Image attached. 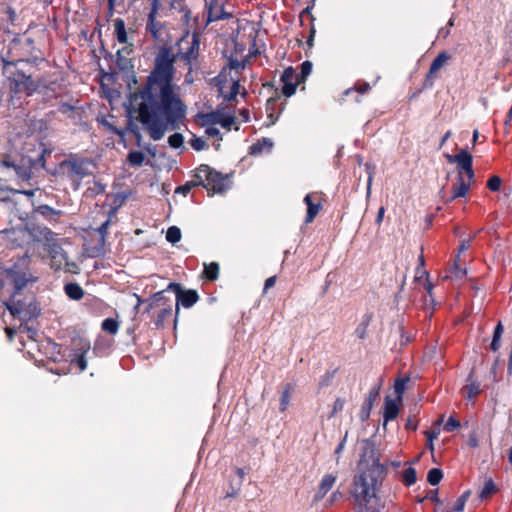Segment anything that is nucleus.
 I'll return each instance as SVG.
<instances>
[{
  "instance_id": "nucleus-12",
  "label": "nucleus",
  "mask_w": 512,
  "mask_h": 512,
  "mask_svg": "<svg viewBox=\"0 0 512 512\" xmlns=\"http://www.w3.org/2000/svg\"><path fill=\"white\" fill-rule=\"evenodd\" d=\"M179 12L181 13V22L186 26L190 34H195L199 29V36H202L204 30L210 25H206V18L200 20V17L192 16V12L188 6L183 5L180 7Z\"/></svg>"
},
{
  "instance_id": "nucleus-11",
  "label": "nucleus",
  "mask_w": 512,
  "mask_h": 512,
  "mask_svg": "<svg viewBox=\"0 0 512 512\" xmlns=\"http://www.w3.org/2000/svg\"><path fill=\"white\" fill-rule=\"evenodd\" d=\"M166 291H173L176 294V301L174 303L176 313L179 311V305H182L184 308H190L199 300L196 290H183L179 283H169Z\"/></svg>"
},
{
  "instance_id": "nucleus-53",
  "label": "nucleus",
  "mask_w": 512,
  "mask_h": 512,
  "mask_svg": "<svg viewBox=\"0 0 512 512\" xmlns=\"http://www.w3.org/2000/svg\"><path fill=\"white\" fill-rule=\"evenodd\" d=\"M59 112L63 113V114H66L68 112H71L74 110V107L68 103H62L59 108H58Z\"/></svg>"
},
{
  "instance_id": "nucleus-7",
  "label": "nucleus",
  "mask_w": 512,
  "mask_h": 512,
  "mask_svg": "<svg viewBox=\"0 0 512 512\" xmlns=\"http://www.w3.org/2000/svg\"><path fill=\"white\" fill-rule=\"evenodd\" d=\"M165 291H159L145 300L147 303L145 313L148 314L157 329H163L170 325L175 327L177 322L178 313H176L174 302L165 295ZM143 302L144 300L138 297V305Z\"/></svg>"
},
{
  "instance_id": "nucleus-62",
  "label": "nucleus",
  "mask_w": 512,
  "mask_h": 512,
  "mask_svg": "<svg viewBox=\"0 0 512 512\" xmlns=\"http://www.w3.org/2000/svg\"><path fill=\"white\" fill-rule=\"evenodd\" d=\"M405 428L406 429H410V430H416L417 429V424L412 423L411 420H408L407 423L405 424Z\"/></svg>"
},
{
  "instance_id": "nucleus-1",
  "label": "nucleus",
  "mask_w": 512,
  "mask_h": 512,
  "mask_svg": "<svg viewBox=\"0 0 512 512\" xmlns=\"http://www.w3.org/2000/svg\"><path fill=\"white\" fill-rule=\"evenodd\" d=\"M199 29L195 34L186 31L177 42V52L168 45L158 48L153 67L146 80L132 94L136 120L150 138L160 140L167 130H175L185 119L186 105L179 86L174 82L175 62L179 58L191 72L200 54Z\"/></svg>"
},
{
  "instance_id": "nucleus-22",
  "label": "nucleus",
  "mask_w": 512,
  "mask_h": 512,
  "mask_svg": "<svg viewBox=\"0 0 512 512\" xmlns=\"http://www.w3.org/2000/svg\"><path fill=\"white\" fill-rule=\"evenodd\" d=\"M114 37L119 44L126 45L129 43L128 31L126 29L125 21L122 18H115L113 20Z\"/></svg>"
},
{
  "instance_id": "nucleus-64",
  "label": "nucleus",
  "mask_w": 512,
  "mask_h": 512,
  "mask_svg": "<svg viewBox=\"0 0 512 512\" xmlns=\"http://www.w3.org/2000/svg\"><path fill=\"white\" fill-rule=\"evenodd\" d=\"M192 146H193V148H194V149H196V150H200V149H202V146H203V145H202L201 140H196V141H194V142L192 143Z\"/></svg>"
},
{
  "instance_id": "nucleus-59",
  "label": "nucleus",
  "mask_w": 512,
  "mask_h": 512,
  "mask_svg": "<svg viewBox=\"0 0 512 512\" xmlns=\"http://www.w3.org/2000/svg\"><path fill=\"white\" fill-rule=\"evenodd\" d=\"M384 213H385L384 207H380L379 210H378V213H377V217H376V223L378 225L381 224V222L383 220V217H384Z\"/></svg>"
},
{
  "instance_id": "nucleus-43",
  "label": "nucleus",
  "mask_w": 512,
  "mask_h": 512,
  "mask_svg": "<svg viewBox=\"0 0 512 512\" xmlns=\"http://www.w3.org/2000/svg\"><path fill=\"white\" fill-rule=\"evenodd\" d=\"M85 352L86 351H82L81 353L75 354L74 358L71 360V363L75 364L79 371H84L87 367Z\"/></svg>"
},
{
  "instance_id": "nucleus-52",
  "label": "nucleus",
  "mask_w": 512,
  "mask_h": 512,
  "mask_svg": "<svg viewBox=\"0 0 512 512\" xmlns=\"http://www.w3.org/2000/svg\"><path fill=\"white\" fill-rule=\"evenodd\" d=\"M423 288L427 292L428 296L432 298L434 285L431 283V281L429 279H426L423 282Z\"/></svg>"
},
{
  "instance_id": "nucleus-27",
  "label": "nucleus",
  "mask_w": 512,
  "mask_h": 512,
  "mask_svg": "<svg viewBox=\"0 0 512 512\" xmlns=\"http://www.w3.org/2000/svg\"><path fill=\"white\" fill-rule=\"evenodd\" d=\"M400 481L406 487H410L415 484L417 481L416 470L411 466L405 468L400 474Z\"/></svg>"
},
{
  "instance_id": "nucleus-17",
  "label": "nucleus",
  "mask_w": 512,
  "mask_h": 512,
  "mask_svg": "<svg viewBox=\"0 0 512 512\" xmlns=\"http://www.w3.org/2000/svg\"><path fill=\"white\" fill-rule=\"evenodd\" d=\"M284 105L285 100H282L280 96L270 97L266 101L265 112L269 121L267 126H271L276 123L284 110Z\"/></svg>"
},
{
  "instance_id": "nucleus-54",
  "label": "nucleus",
  "mask_w": 512,
  "mask_h": 512,
  "mask_svg": "<svg viewBox=\"0 0 512 512\" xmlns=\"http://www.w3.org/2000/svg\"><path fill=\"white\" fill-rule=\"evenodd\" d=\"M502 333H503V326H502L501 322H499L494 329L493 338L500 339L502 336Z\"/></svg>"
},
{
  "instance_id": "nucleus-38",
  "label": "nucleus",
  "mask_w": 512,
  "mask_h": 512,
  "mask_svg": "<svg viewBox=\"0 0 512 512\" xmlns=\"http://www.w3.org/2000/svg\"><path fill=\"white\" fill-rule=\"evenodd\" d=\"M442 477H443V473H442L441 469H439V468H432V469H430L428 471L427 481L431 485H437L441 481Z\"/></svg>"
},
{
  "instance_id": "nucleus-51",
  "label": "nucleus",
  "mask_w": 512,
  "mask_h": 512,
  "mask_svg": "<svg viewBox=\"0 0 512 512\" xmlns=\"http://www.w3.org/2000/svg\"><path fill=\"white\" fill-rule=\"evenodd\" d=\"M468 445L471 448H476L479 445L478 437L475 432H472L468 437Z\"/></svg>"
},
{
  "instance_id": "nucleus-35",
  "label": "nucleus",
  "mask_w": 512,
  "mask_h": 512,
  "mask_svg": "<svg viewBox=\"0 0 512 512\" xmlns=\"http://www.w3.org/2000/svg\"><path fill=\"white\" fill-rule=\"evenodd\" d=\"M213 122L220 124L223 128L230 130L231 126L235 123V118L233 116H225V115H214Z\"/></svg>"
},
{
  "instance_id": "nucleus-32",
  "label": "nucleus",
  "mask_w": 512,
  "mask_h": 512,
  "mask_svg": "<svg viewBox=\"0 0 512 512\" xmlns=\"http://www.w3.org/2000/svg\"><path fill=\"white\" fill-rule=\"evenodd\" d=\"M463 393L465 394V396L468 398V399H474L476 398L480 392H481V389H480V384L475 382V381H472L468 384H466L463 389H462Z\"/></svg>"
},
{
  "instance_id": "nucleus-25",
  "label": "nucleus",
  "mask_w": 512,
  "mask_h": 512,
  "mask_svg": "<svg viewBox=\"0 0 512 512\" xmlns=\"http://www.w3.org/2000/svg\"><path fill=\"white\" fill-rule=\"evenodd\" d=\"M38 212L51 223H58L62 215L61 211L55 210L48 205L40 206Z\"/></svg>"
},
{
  "instance_id": "nucleus-16",
  "label": "nucleus",
  "mask_w": 512,
  "mask_h": 512,
  "mask_svg": "<svg viewBox=\"0 0 512 512\" xmlns=\"http://www.w3.org/2000/svg\"><path fill=\"white\" fill-rule=\"evenodd\" d=\"M280 80L282 82V94L285 97L292 96L296 91V87L302 83L297 78L296 72L293 67L285 68Z\"/></svg>"
},
{
  "instance_id": "nucleus-33",
  "label": "nucleus",
  "mask_w": 512,
  "mask_h": 512,
  "mask_svg": "<svg viewBox=\"0 0 512 512\" xmlns=\"http://www.w3.org/2000/svg\"><path fill=\"white\" fill-rule=\"evenodd\" d=\"M409 381L408 377L397 378L394 382V390L397 395L398 402H402V397L406 388V384Z\"/></svg>"
},
{
  "instance_id": "nucleus-42",
  "label": "nucleus",
  "mask_w": 512,
  "mask_h": 512,
  "mask_svg": "<svg viewBox=\"0 0 512 512\" xmlns=\"http://www.w3.org/2000/svg\"><path fill=\"white\" fill-rule=\"evenodd\" d=\"M501 184V178L497 175H493L487 180L486 187L492 192H497L500 190Z\"/></svg>"
},
{
  "instance_id": "nucleus-45",
  "label": "nucleus",
  "mask_w": 512,
  "mask_h": 512,
  "mask_svg": "<svg viewBox=\"0 0 512 512\" xmlns=\"http://www.w3.org/2000/svg\"><path fill=\"white\" fill-rule=\"evenodd\" d=\"M370 316H367L366 319H364L360 325L356 328V334L360 339H365L367 336V329L370 323Z\"/></svg>"
},
{
  "instance_id": "nucleus-37",
  "label": "nucleus",
  "mask_w": 512,
  "mask_h": 512,
  "mask_svg": "<svg viewBox=\"0 0 512 512\" xmlns=\"http://www.w3.org/2000/svg\"><path fill=\"white\" fill-rule=\"evenodd\" d=\"M181 239V231L177 226H171L167 229L166 240L172 244L179 242Z\"/></svg>"
},
{
  "instance_id": "nucleus-48",
  "label": "nucleus",
  "mask_w": 512,
  "mask_h": 512,
  "mask_svg": "<svg viewBox=\"0 0 512 512\" xmlns=\"http://www.w3.org/2000/svg\"><path fill=\"white\" fill-rule=\"evenodd\" d=\"M429 279V273L425 267H416L414 281L417 283Z\"/></svg>"
},
{
  "instance_id": "nucleus-10",
  "label": "nucleus",
  "mask_w": 512,
  "mask_h": 512,
  "mask_svg": "<svg viewBox=\"0 0 512 512\" xmlns=\"http://www.w3.org/2000/svg\"><path fill=\"white\" fill-rule=\"evenodd\" d=\"M305 2L307 6L299 14V21L302 30L299 33L297 41L299 43H302V41L305 39L307 48L311 49L313 47L314 37L316 33L314 25L315 18L311 12V10L314 7L315 0H305Z\"/></svg>"
},
{
  "instance_id": "nucleus-9",
  "label": "nucleus",
  "mask_w": 512,
  "mask_h": 512,
  "mask_svg": "<svg viewBox=\"0 0 512 512\" xmlns=\"http://www.w3.org/2000/svg\"><path fill=\"white\" fill-rule=\"evenodd\" d=\"M8 88L12 96L26 95L31 96L40 89H53V83L46 82L43 78L32 79L21 70H15L8 78Z\"/></svg>"
},
{
  "instance_id": "nucleus-26",
  "label": "nucleus",
  "mask_w": 512,
  "mask_h": 512,
  "mask_svg": "<svg viewBox=\"0 0 512 512\" xmlns=\"http://www.w3.org/2000/svg\"><path fill=\"white\" fill-rule=\"evenodd\" d=\"M294 391V384L286 383L280 395V412H285L288 409L291 395Z\"/></svg>"
},
{
  "instance_id": "nucleus-15",
  "label": "nucleus",
  "mask_w": 512,
  "mask_h": 512,
  "mask_svg": "<svg viewBox=\"0 0 512 512\" xmlns=\"http://www.w3.org/2000/svg\"><path fill=\"white\" fill-rule=\"evenodd\" d=\"M158 12L157 1L155 0L147 17L146 31L154 40L162 39L164 25L156 19Z\"/></svg>"
},
{
  "instance_id": "nucleus-34",
  "label": "nucleus",
  "mask_w": 512,
  "mask_h": 512,
  "mask_svg": "<svg viewBox=\"0 0 512 512\" xmlns=\"http://www.w3.org/2000/svg\"><path fill=\"white\" fill-rule=\"evenodd\" d=\"M101 328L103 331H105L111 335H114L117 333V331L119 329V324L113 318H106L105 320H103V322L101 324Z\"/></svg>"
},
{
  "instance_id": "nucleus-46",
  "label": "nucleus",
  "mask_w": 512,
  "mask_h": 512,
  "mask_svg": "<svg viewBox=\"0 0 512 512\" xmlns=\"http://www.w3.org/2000/svg\"><path fill=\"white\" fill-rule=\"evenodd\" d=\"M461 426L460 421L455 416L451 415L446 423L444 424V430L446 432H453Z\"/></svg>"
},
{
  "instance_id": "nucleus-63",
  "label": "nucleus",
  "mask_w": 512,
  "mask_h": 512,
  "mask_svg": "<svg viewBox=\"0 0 512 512\" xmlns=\"http://www.w3.org/2000/svg\"><path fill=\"white\" fill-rule=\"evenodd\" d=\"M339 497H341V493L338 490L333 492L330 497V502L332 503V502L336 501Z\"/></svg>"
},
{
  "instance_id": "nucleus-14",
  "label": "nucleus",
  "mask_w": 512,
  "mask_h": 512,
  "mask_svg": "<svg viewBox=\"0 0 512 512\" xmlns=\"http://www.w3.org/2000/svg\"><path fill=\"white\" fill-rule=\"evenodd\" d=\"M321 195V193L313 192L304 197V202L307 205V212L305 216L306 224L312 223L322 209L323 199Z\"/></svg>"
},
{
  "instance_id": "nucleus-3",
  "label": "nucleus",
  "mask_w": 512,
  "mask_h": 512,
  "mask_svg": "<svg viewBox=\"0 0 512 512\" xmlns=\"http://www.w3.org/2000/svg\"><path fill=\"white\" fill-rule=\"evenodd\" d=\"M386 468L376 456L374 444L366 441L363 454L358 463V473L354 476L350 495L358 512H380L370 504L378 500L377 494L382 486Z\"/></svg>"
},
{
  "instance_id": "nucleus-44",
  "label": "nucleus",
  "mask_w": 512,
  "mask_h": 512,
  "mask_svg": "<svg viewBox=\"0 0 512 512\" xmlns=\"http://www.w3.org/2000/svg\"><path fill=\"white\" fill-rule=\"evenodd\" d=\"M54 253L51 255V267L58 271L62 267V259L64 258V254L62 251L58 252L56 250L53 251Z\"/></svg>"
},
{
  "instance_id": "nucleus-29",
  "label": "nucleus",
  "mask_w": 512,
  "mask_h": 512,
  "mask_svg": "<svg viewBox=\"0 0 512 512\" xmlns=\"http://www.w3.org/2000/svg\"><path fill=\"white\" fill-rule=\"evenodd\" d=\"M192 179L190 181H187L185 184L178 186L175 189L176 194H182L183 196H187L190 191L195 188L199 187L200 183H198V179L194 176V171L192 172Z\"/></svg>"
},
{
  "instance_id": "nucleus-2",
  "label": "nucleus",
  "mask_w": 512,
  "mask_h": 512,
  "mask_svg": "<svg viewBox=\"0 0 512 512\" xmlns=\"http://www.w3.org/2000/svg\"><path fill=\"white\" fill-rule=\"evenodd\" d=\"M38 280L30 272L26 260H20L13 266L0 271V301L7 307L13 317L21 321L36 318L40 309L33 295L24 296L21 290L28 283Z\"/></svg>"
},
{
  "instance_id": "nucleus-6",
  "label": "nucleus",
  "mask_w": 512,
  "mask_h": 512,
  "mask_svg": "<svg viewBox=\"0 0 512 512\" xmlns=\"http://www.w3.org/2000/svg\"><path fill=\"white\" fill-rule=\"evenodd\" d=\"M449 163H456L457 175L455 182L450 189V195L446 202L451 203L457 198H465L475 182V173L473 169V157L465 149H461L455 155H447Z\"/></svg>"
},
{
  "instance_id": "nucleus-57",
  "label": "nucleus",
  "mask_w": 512,
  "mask_h": 512,
  "mask_svg": "<svg viewBox=\"0 0 512 512\" xmlns=\"http://www.w3.org/2000/svg\"><path fill=\"white\" fill-rule=\"evenodd\" d=\"M234 471L239 478L238 486H240L245 476L244 470L242 468L236 467Z\"/></svg>"
},
{
  "instance_id": "nucleus-24",
  "label": "nucleus",
  "mask_w": 512,
  "mask_h": 512,
  "mask_svg": "<svg viewBox=\"0 0 512 512\" xmlns=\"http://www.w3.org/2000/svg\"><path fill=\"white\" fill-rule=\"evenodd\" d=\"M64 292L72 300H81L84 296V290L78 283L70 282L64 285Z\"/></svg>"
},
{
  "instance_id": "nucleus-23",
  "label": "nucleus",
  "mask_w": 512,
  "mask_h": 512,
  "mask_svg": "<svg viewBox=\"0 0 512 512\" xmlns=\"http://www.w3.org/2000/svg\"><path fill=\"white\" fill-rule=\"evenodd\" d=\"M273 147V142L269 138H261L258 139L255 143H253L249 148V154L251 155H260L263 153H268L271 151Z\"/></svg>"
},
{
  "instance_id": "nucleus-49",
  "label": "nucleus",
  "mask_w": 512,
  "mask_h": 512,
  "mask_svg": "<svg viewBox=\"0 0 512 512\" xmlns=\"http://www.w3.org/2000/svg\"><path fill=\"white\" fill-rule=\"evenodd\" d=\"M344 404L345 401L343 399L337 398L333 403L332 411L329 417H334L338 412H341L344 408Z\"/></svg>"
},
{
  "instance_id": "nucleus-60",
  "label": "nucleus",
  "mask_w": 512,
  "mask_h": 512,
  "mask_svg": "<svg viewBox=\"0 0 512 512\" xmlns=\"http://www.w3.org/2000/svg\"><path fill=\"white\" fill-rule=\"evenodd\" d=\"M206 133L209 135V136H217L219 134V131L217 128H214V127H208L206 129Z\"/></svg>"
},
{
  "instance_id": "nucleus-36",
  "label": "nucleus",
  "mask_w": 512,
  "mask_h": 512,
  "mask_svg": "<svg viewBox=\"0 0 512 512\" xmlns=\"http://www.w3.org/2000/svg\"><path fill=\"white\" fill-rule=\"evenodd\" d=\"M114 213H115V209H112L110 211V215H109L108 219L104 223H102L100 225V227L97 229V232L100 234V242H101V244L105 243V238H106V236L108 234V229H109V226L111 224V217L114 215Z\"/></svg>"
},
{
  "instance_id": "nucleus-40",
  "label": "nucleus",
  "mask_w": 512,
  "mask_h": 512,
  "mask_svg": "<svg viewBox=\"0 0 512 512\" xmlns=\"http://www.w3.org/2000/svg\"><path fill=\"white\" fill-rule=\"evenodd\" d=\"M469 491L467 492H464L461 496H459L457 498V500L454 502L453 504V507H452V511L453 512H462L464 507H465V504L469 498Z\"/></svg>"
},
{
  "instance_id": "nucleus-39",
  "label": "nucleus",
  "mask_w": 512,
  "mask_h": 512,
  "mask_svg": "<svg viewBox=\"0 0 512 512\" xmlns=\"http://www.w3.org/2000/svg\"><path fill=\"white\" fill-rule=\"evenodd\" d=\"M311 71H312L311 62L304 61L300 65V73H296L297 78L303 83L306 80V78L308 77V75L311 73Z\"/></svg>"
},
{
  "instance_id": "nucleus-13",
  "label": "nucleus",
  "mask_w": 512,
  "mask_h": 512,
  "mask_svg": "<svg viewBox=\"0 0 512 512\" xmlns=\"http://www.w3.org/2000/svg\"><path fill=\"white\" fill-rule=\"evenodd\" d=\"M61 167L72 181L79 182L88 174L87 162L83 159L71 158L65 160L62 162Z\"/></svg>"
},
{
  "instance_id": "nucleus-31",
  "label": "nucleus",
  "mask_w": 512,
  "mask_h": 512,
  "mask_svg": "<svg viewBox=\"0 0 512 512\" xmlns=\"http://www.w3.org/2000/svg\"><path fill=\"white\" fill-rule=\"evenodd\" d=\"M370 90H371V86H370V84L368 82L363 81V80H357L354 83L353 87L348 88L347 90H345L344 94L345 95H349L352 92H357L359 94H366Z\"/></svg>"
},
{
  "instance_id": "nucleus-5",
  "label": "nucleus",
  "mask_w": 512,
  "mask_h": 512,
  "mask_svg": "<svg viewBox=\"0 0 512 512\" xmlns=\"http://www.w3.org/2000/svg\"><path fill=\"white\" fill-rule=\"evenodd\" d=\"M247 59H237L230 56L227 65L222 68L217 76V86L220 94L228 101H234L238 94L242 96L247 95L244 87H241V82L245 81L243 71L246 67Z\"/></svg>"
},
{
  "instance_id": "nucleus-61",
  "label": "nucleus",
  "mask_w": 512,
  "mask_h": 512,
  "mask_svg": "<svg viewBox=\"0 0 512 512\" xmlns=\"http://www.w3.org/2000/svg\"><path fill=\"white\" fill-rule=\"evenodd\" d=\"M44 236L47 240H52L54 238V233L50 229H45Z\"/></svg>"
},
{
  "instance_id": "nucleus-8",
  "label": "nucleus",
  "mask_w": 512,
  "mask_h": 512,
  "mask_svg": "<svg viewBox=\"0 0 512 512\" xmlns=\"http://www.w3.org/2000/svg\"><path fill=\"white\" fill-rule=\"evenodd\" d=\"M194 176L209 196L225 193L232 184L229 174H222L206 164L194 169Z\"/></svg>"
},
{
  "instance_id": "nucleus-50",
  "label": "nucleus",
  "mask_w": 512,
  "mask_h": 512,
  "mask_svg": "<svg viewBox=\"0 0 512 512\" xmlns=\"http://www.w3.org/2000/svg\"><path fill=\"white\" fill-rule=\"evenodd\" d=\"M424 499L430 500L435 504H442V501L438 497V489L428 490Z\"/></svg>"
},
{
  "instance_id": "nucleus-18",
  "label": "nucleus",
  "mask_w": 512,
  "mask_h": 512,
  "mask_svg": "<svg viewBox=\"0 0 512 512\" xmlns=\"http://www.w3.org/2000/svg\"><path fill=\"white\" fill-rule=\"evenodd\" d=\"M451 59V55L446 51L440 52L437 57L432 61L429 71L426 74L425 81L429 82L430 85L433 81L438 78L439 70Z\"/></svg>"
},
{
  "instance_id": "nucleus-20",
  "label": "nucleus",
  "mask_w": 512,
  "mask_h": 512,
  "mask_svg": "<svg viewBox=\"0 0 512 512\" xmlns=\"http://www.w3.org/2000/svg\"><path fill=\"white\" fill-rule=\"evenodd\" d=\"M251 43L249 46L248 54L243 58L247 59V63L259 55L265 50V44L258 39V32L255 31L253 34H250Z\"/></svg>"
},
{
  "instance_id": "nucleus-4",
  "label": "nucleus",
  "mask_w": 512,
  "mask_h": 512,
  "mask_svg": "<svg viewBox=\"0 0 512 512\" xmlns=\"http://www.w3.org/2000/svg\"><path fill=\"white\" fill-rule=\"evenodd\" d=\"M206 25L218 36L228 37L240 27L239 0H206Z\"/></svg>"
},
{
  "instance_id": "nucleus-47",
  "label": "nucleus",
  "mask_w": 512,
  "mask_h": 512,
  "mask_svg": "<svg viewBox=\"0 0 512 512\" xmlns=\"http://www.w3.org/2000/svg\"><path fill=\"white\" fill-rule=\"evenodd\" d=\"M184 141L183 136L180 133H174L169 136L168 143L172 148H179L182 146Z\"/></svg>"
},
{
  "instance_id": "nucleus-28",
  "label": "nucleus",
  "mask_w": 512,
  "mask_h": 512,
  "mask_svg": "<svg viewBox=\"0 0 512 512\" xmlns=\"http://www.w3.org/2000/svg\"><path fill=\"white\" fill-rule=\"evenodd\" d=\"M219 274V265L216 262H211L208 265L204 266L203 270V278L208 281H215L218 278Z\"/></svg>"
},
{
  "instance_id": "nucleus-58",
  "label": "nucleus",
  "mask_w": 512,
  "mask_h": 512,
  "mask_svg": "<svg viewBox=\"0 0 512 512\" xmlns=\"http://www.w3.org/2000/svg\"><path fill=\"white\" fill-rule=\"evenodd\" d=\"M500 348V339L493 338L490 344V349L494 352L498 351Z\"/></svg>"
},
{
  "instance_id": "nucleus-55",
  "label": "nucleus",
  "mask_w": 512,
  "mask_h": 512,
  "mask_svg": "<svg viewBox=\"0 0 512 512\" xmlns=\"http://www.w3.org/2000/svg\"><path fill=\"white\" fill-rule=\"evenodd\" d=\"M438 432L435 431V430H428V431H425V435H426V438H427V442H433V440L435 438H437L438 436Z\"/></svg>"
},
{
  "instance_id": "nucleus-41",
  "label": "nucleus",
  "mask_w": 512,
  "mask_h": 512,
  "mask_svg": "<svg viewBox=\"0 0 512 512\" xmlns=\"http://www.w3.org/2000/svg\"><path fill=\"white\" fill-rule=\"evenodd\" d=\"M145 156L141 151H132L128 154V161L131 165L140 166L144 162Z\"/></svg>"
},
{
  "instance_id": "nucleus-19",
  "label": "nucleus",
  "mask_w": 512,
  "mask_h": 512,
  "mask_svg": "<svg viewBox=\"0 0 512 512\" xmlns=\"http://www.w3.org/2000/svg\"><path fill=\"white\" fill-rule=\"evenodd\" d=\"M401 402L386 398L384 402L383 421L386 425L389 421L395 420L400 412Z\"/></svg>"
},
{
  "instance_id": "nucleus-56",
  "label": "nucleus",
  "mask_w": 512,
  "mask_h": 512,
  "mask_svg": "<svg viewBox=\"0 0 512 512\" xmlns=\"http://www.w3.org/2000/svg\"><path fill=\"white\" fill-rule=\"evenodd\" d=\"M276 283V276H271L265 280L264 290L273 287Z\"/></svg>"
},
{
  "instance_id": "nucleus-21",
  "label": "nucleus",
  "mask_w": 512,
  "mask_h": 512,
  "mask_svg": "<svg viewBox=\"0 0 512 512\" xmlns=\"http://www.w3.org/2000/svg\"><path fill=\"white\" fill-rule=\"evenodd\" d=\"M336 479L337 477L333 474H325L319 483L315 499L320 500L324 498L336 483Z\"/></svg>"
},
{
  "instance_id": "nucleus-30",
  "label": "nucleus",
  "mask_w": 512,
  "mask_h": 512,
  "mask_svg": "<svg viewBox=\"0 0 512 512\" xmlns=\"http://www.w3.org/2000/svg\"><path fill=\"white\" fill-rule=\"evenodd\" d=\"M498 492V488L496 487L495 483L492 479H488L484 483V487L480 492V498L481 500H486L491 498L493 495H495Z\"/></svg>"
}]
</instances>
